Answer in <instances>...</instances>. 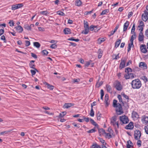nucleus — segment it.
<instances>
[{
  "label": "nucleus",
  "instance_id": "obj_1",
  "mask_svg": "<svg viewBox=\"0 0 148 148\" xmlns=\"http://www.w3.org/2000/svg\"><path fill=\"white\" fill-rule=\"evenodd\" d=\"M113 107L116 108V111L118 115H121L123 113V112L121 105L119 103H117V100L116 99L113 100Z\"/></svg>",
  "mask_w": 148,
  "mask_h": 148
},
{
  "label": "nucleus",
  "instance_id": "obj_2",
  "mask_svg": "<svg viewBox=\"0 0 148 148\" xmlns=\"http://www.w3.org/2000/svg\"><path fill=\"white\" fill-rule=\"evenodd\" d=\"M130 84L132 88L134 89H138L142 86L141 82L139 79L133 80Z\"/></svg>",
  "mask_w": 148,
  "mask_h": 148
},
{
  "label": "nucleus",
  "instance_id": "obj_3",
  "mask_svg": "<svg viewBox=\"0 0 148 148\" xmlns=\"http://www.w3.org/2000/svg\"><path fill=\"white\" fill-rule=\"evenodd\" d=\"M110 123L115 128V131H116L119 128V123L118 121H117V116H114L112 117Z\"/></svg>",
  "mask_w": 148,
  "mask_h": 148
},
{
  "label": "nucleus",
  "instance_id": "obj_4",
  "mask_svg": "<svg viewBox=\"0 0 148 148\" xmlns=\"http://www.w3.org/2000/svg\"><path fill=\"white\" fill-rule=\"evenodd\" d=\"M113 86L118 91H121L123 89V86L119 81L116 80L113 83Z\"/></svg>",
  "mask_w": 148,
  "mask_h": 148
},
{
  "label": "nucleus",
  "instance_id": "obj_5",
  "mask_svg": "<svg viewBox=\"0 0 148 148\" xmlns=\"http://www.w3.org/2000/svg\"><path fill=\"white\" fill-rule=\"evenodd\" d=\"M84 30L82 32V34H87L89 32V26L88 23L86 21H84Z\"/></svg>",
  "mask_w": 148,
  "mask_h": 148
},
{
  "label": "nucleus",
  "instance_id": "obj_6",
  "mask_svg": "<svg viewBox=\"0 0 148 148\" xmlns=\"http://www.w3.org/2000/svg\"><path fill=\"white\" fill-rule=\"evenodd\" d=\"M119 119L120 121L122 123V124H127L129 122L128 117L125 115L120 116L119 117Z\"/></svg>",
  "mask_w": 148,
  "mask_h": 148
},
{
  "label": "nucleus",
  "instance_id": "obj_7",
  "mask_svg": "<svg viewBox=\"0 0 148 148\" xmlns=\"http://www.w3.org/2000/svg\"><path fill=\"white\" fill-rule=\"evenodd\" d=\"M139 25L138 26V30L140 32H143V29L145 27V24L144 22L142 21H139Z\"/></svg>",
  "mask_w": 148,
  "mask_h": 148
},
{
  "label": "nucleus",
  "instance_id": "obj_8",
  "mask_svg": "<svg viewBox=\"0 0 148 148\" xmlns=\"http://www.w3.org/2000/svg\"><path fill=\"white\" fill-rule=\"evenodd\" d=\"M23 6V4L22 3H19L12 5L11 9L12 10H15L18 9L22 8Z\"/></svg>",
  "mask_w": 148,
  "mask_h": 148
},
{
  "label": "nucleus",
  "instance_id": "obj_9",
  "mask_svg": "<svg viewBox=\"0 0 148 148\" xmlns=\"http://www.w3.org/2000/svg\"><path fill=\"white\" fill-rule=\"evenodd\" d=\"M148 12L145 10L144 13L142 14V18L143 20L145 22L147 21L148 19Z\"/></svg>",
  "mask_w": 148,
  "mask_h": 148
},
{
  "label": "nucleus",
  "instance_id": "obj_10",
  "mask_svg": "<svg viewBox=\"0 0 148 148\" xmlns=\"http://www.w3.org/2000/svg\"><path fill=\"white\" fill-rule=\"evenodd\" d=\"M141 135L140 132L138 130H136L134 134L135 139L137 140H138L140 138Z\"/></svg>",
  "mask_w": 148,
  "mask_h": 148
},
{
  "label": "nucleus",
  "instance_id": "obj_11",
  "mask_svg": "<svg viewBox=\"0 0 148 148\" xmlns=\"http://www.w3.org/2000/svg\"><path fill=\"white\" fill-rule=\"evenodd\" d=\"M141 121L143 124H147L148 123V116L146 115L142 116Z\"/></svg>",
  "mask_w": 148,
  "mask_h": 148
},
{
  "label": "nucleus",
  "instance_id": "obj_12",
  "mask_svg": "<svg viewBox=\"0 0 148 148\" xmlns=\"http://www.w3.org/2000/svg\"><path fill=\"white\" fill-rule=\"evenodd\" d=\"M132 116L134 120H136L139 118V115L137 112L133 111L132 113Z\"/></svg>",
  "mask_w": 148,
  "mask_h": 148
},
{
  "label": "nucleus",
  "instance_id": "obj_13",
  "mask_svg": "<svg viewBox=\"0 0 148 148\" xmlns=\"http://www.w3.org/2000/svg\"><path fill=\"white\" fill-rule=\"evenodd\" d=\"M140 49L141 52L144 53H146L147 50L146 48V46L145 45H142L140 46Z\"/></svg>",
  "mask_w": 148,
  "mask_h": 148
},
{
  "label": "nucleus",
  "instance_id": "obj_14",
  "mask_svg": "<svg viewBox=\"0 0 148 148\" xmlns=\"http://www.w3.org/2000/svg\"><path fill=\"white\" fill-rule=\"evenodd\" d=\"M121 96L123 97V100L125 103H127L129 101V97L124 93L121 94Z\"/></svg>",
  "mask_w": 148,
  "mask_h": 148
},
{
  "label": "nucleus",
  "instance_id": "obj_15",
  "mask_svg": "<svg viewBox=\"0 0 148 148\" xmlns=\"http://www.w3.org/2000/svg\"><path fill=\"white\" fill-rule=\"evenodd\" d=\"M34 62L35 61L34 60L31 61L29 64V67L30 68L33 69L34 70H35L37 72H38V70L35 67V65L34 64H33Z\"/></svg>",
  "mask_w": 148,
  "mask_h": 148
},
{
  "label": "nucleus",
  "instance_id": "obj_16",
  "mask_svg": "<svg viewBox=\"0 0 148 148\" xmlns=\"http://www.w3.org/2000/svg\"><path fill=\"white\" fill-rule=\"evenodd\" d=\"M144 36L143 32H140L139 34L138 40L139 41L142 42L143 41Z\"/></svg>",
  "mask_w": 148,
  "mask_h": 148
},
{
  "label": "nucleus",
  "instance_id": "obj_17",
  "mask_svg": "<svg viewBox=\"0 0 148 148\" xmlns=\"http://www.w3.org/2000/svg\"><path fill=\"white\" fill-rule=\"evenodd\" d=\"M134 127V126L133 123L131 122L127 125L126 126L125 128L126 129L131 130Z\"/></svg>",
  "mask_w": 148,
  "mask_h": 148
},
{
  "label": "nucleus",
  "instance_id": "obj_18",
  "mask_svg": "<svg viewBox=\"0 0 148 148\" xmlns=\"http://www.w3.org/2000/svg\"><path fill=\"white\" fill-rule=\"evenodd\" d=\"M109 96L108 94H106L105 97V102L106 106H108L109 104Z\"/></svg>",
  "mask_w": 148,
  "mask_h": 148
},
{
  "label": "nucleus",
  "instance_id": "obj_19",
  "mask_svg": "<svg viewBox=\"0 0 148 148\" xmlns=\"http://www.w3.org/2000/svg\"><path fill=\"white\" fill-rule=\"evenodd\" d=\"M140 67L143 69H146L147 68V66L144 62H140L139 64Z\"/></svg>",
  "mask_w": 148,
  "mask_h": 148
},
{
  "label": "nucleus",
  "instance_id": "obj_20",
  "mask_svg": "<svg viewBox=\"0 0 148 148\" xmlns=\"http://www.w3.org/2000/svg\"><path fill=\"white\" fill-rule=\"evenodd\" d=\"M125 60H121L119 65V69H122L125 67Z\"/></svg>",
  "mask_w": 148,
  "mask_h": 148
},
{
  "label": "nucleus",
  "instance_id": "obj_21",
  "mask_svg": "<svg viewBox=\"0 0 148 148\" xmlns=\"http://www.w3.org/2000/svg\"><path fill=\"white\" fill-rule=\"evenodd\" d=\"M122 96L121 95H118L117 96V98L119 100L120 102L122 103V104L124 105L125 103V102L124 100H123L122 97Z\"/></svg>",
  "mask_w": 148,
  "mask_h": 148
},
{
  "label": "nucleus",
  "instance_id": "obj_22",
  "mask_svg": "<svg viewBox=\"0 0 148 148\" xmlns=\"http://www.w3.org/2000/svg\"><path fill=\"white\" fill-rule=\"evenodd\" d=\"M129 25V22L128 21H126V22L124 23L123 25V31L125 32L127 30Z\"/></svg>",
  "mask_w": 148,
  "mask_h": 148
},
{
  "label": "nucleus",
  "instance_id": "obj_23",
  "mask_svg": "<svg viewBox=\"0 0 148 148\" xmlns=\"http://www.w3.org/2000/svg\"><path fill=\"white\" fill-rule=\"evenodd\" d=\"M73 105L74 104L71 103H65L64 105L63 108H68Z\"/></svg>",
  "mask_w": 148,
  "mask_h": 148
},
{
  "label": "nucleus",
  "instance_id": "obj_24",
  "mask_svg": "<svg viewBox=\"0 0 148 148\" xmlns=\"http://www.w3.org/2000/svg\"><path fill=\"white\" fill-rule=\"evenodd\" d=\"M15 28L19 33H21L23 30L22 27L20 25L17 26Z\"/></svg>",
  "mask_w": 148,
  "mask_h": 148
},
{
  "label": "nucleus",
  "instance_id": "obj_25",
  "mask_svg": "<svg viewBox=\"0 0 148 148\" xmlns=\"http://www.w3.org/2000/svg\"><path fill=\"white\" fill-rule=\"evenodd\" d=\"M126 146L127 148H131L133 147L134 145L132 142L130 140H129L127 142Z\"/></svg>",
  "mask_w": 148,
  "mask_h": 148
},
{
  "label": "nucleus",
  "instance_id": "obj_26",
  "mask_svg": "<svg viewBox=\"0 0 148 148\" xmlns=\"http://www.w3.org/2000/svg\"><path fill=\"white\" fill-rule=\"evenodd\" d=\"M64 33L65 34H70L71 33L70 29L68 28H65L63 31Z\"/></svg>",
  "mask_w": 148,
  "mask_h": 148
},
{
  "label": "nucleus",
  "instance_id": "obj_27",
  "mask_svg": "<svg viewBox=\"0 0 148 148\" xmlns=\"http://www.w3.org/2000/svg\"><path fill=\"white\" fill-rule=\"evenodd\" d=\"M106 88L107 91L110 93H112V88L109 85H106Z\"/></svg>",
  "mask_w": 148,
  "mask_h": 148
},
{
  "label": "nucleus",
  "instance_id": "obj_28",
  "mask_svg": "<svg viewBox=\"0 0 148 148\" xmlns=\"http://www.w3.org/2000/svg\"><path fill=\"white\" fill-rule=\"evenodd\" d=\"M45 84L47 88L50 90H53L54 88V86L51 85L47 83H46Z\"/></svg>",
  "mask_w": 148,
  "mask_h": 148
},
{
  "label": "nucleus",
  "instance_id": "obj_29",
  "mask_svg": "<svg viewBox=\"0 0 148 148\" xmlns=\"http://www.w3.org/2000/svg\"><path fill=\"white\" fill-rule=\"evenodd\" d=\"M103 53V52L101 49H99L98 51V58L99 59L101 58L102 56Z\"/></svg>",
  "mask_w": 148,
  "mask_h": 148
},
{
  "label": "nucleus",
  "instance_id": "obj_30",
  "mask_svg": "<svg viewBox=\"0 0 148 148\" xmlns=\"http://www.w3.org/2000/svg\"><path fill=\"white\" fill-rule=\"evenodd\" d=\"M82 3V1L80 0H76L75 2V5L78 6H80Z\"/></svg>",
  "mask_w": 148,
  "mask_h": 148
},
{
  "label": "nucleus",
  "instance_id": "obj_31",
  "mask_svg": "<svg viewBox=\"0 0 148 148\" xmlns=\"http://www.w3.org/2000/svg\"><path fill=\"white\" fill-rule=\"evenodd\" d=\"M97 26L94 25H92L89 27V30L91 31H92L93 30L95 31V32H96V29H95V28H97Z\"/></svg>",
  "mask_w": 148,
  "mask_h": 148
},
{
  "label": "nucleus",
  "instance_id": "obj_32",
  "mask_svg": "<svg viewBox=\"0 0 148 148\" xmlns=\"http://www.w3.org/2000/svg\"><path fill=\"white\" fill-rule=\"evenodd\" d=\"M121 40L118 39V40L116 42L115 45V48H116L119 46L121 42Z\"/></svg>",
  "mask_w": 148,
  "mask_h": 148
},
{
  "label": "nucleus",
  "instance_id": "obj_33",
  "mask_svg": "<svg viewBox=\"0 0 148 148\" xmlns=\"http://www.w3.org/2000/svg\"><path fill=\"white\" fill-rule=\"evenodd\" d=\"M31 26H34V25L31 24L30 26H29L28 25H26L25 26L24 28L25 29L28 30H31Z\"/></svg>",
  "mask_w": 148,
  "mask_h": 148
},
{
  "label": "nucleus",
  "instance_id": "obj_34",
  "mask_svg": "<svg viewBox=\"0 0 148 148\" xmlns=\"http://www.w3.org/2000/svg\"><path fill=\"white\" fill-rule=\"evenodd\" d=\"M92 148H101V147L97 143H95L92 145Z\"/></svg>",
  "mask_w": 148,
  "mask_h": 148
},
{
  "label": "nucleus",
  "instance_id": "obj_35",
  "mask_svg": "<svg viewBox=\"0 0 148 148\" xmlns=\"http://www.w3.org/2000/svg\"><path fill=\"white\" fill-rule=\"evenodd\" d=\"M99 132L100 134H106L105 130L102 128L100 129L99 130Z\"/></svg>",
  "mask_w": 148,
  "mask_h": 148
},
{
  "label": "nucleus",
  "instance_id": "obj_36",
  "mask_svg": "<svg viewBox=\"0 0 148 148\" xmlns=\"http://www.w3.org/2000/svg\"><path fill=\"white\" fill-rule=\"evenodd\" d=\"M109 10L108 9H106L103 11L100 14L101 15H103L106 14L107 13L109 12Z\"/></svg>",
  "mask_w": 148,
  "mask_h": 148
},
{
  "label": "nucleus",
  "instance_id": "obj_37",
  "mask_svg": "<svg viewBox=\"0 0 148 148\" xmlns=\"http://www.w3.org/2000/svg\"><path fill=\"white\" fill-rule=\"evenodd\" d=\"M68 40L70 41H73L76 42H78L79 40V39H74V37H72L68 39Z\"/></svg>",
  "mask_w": 148,
  "mask_h": 148
},
{
  "label": "nucleus",
  "instance_id": "obj_38",
  "mask_svg": "<svg viewBox=\"0 0 148 148\" xmlns=\"http://www.w3.org/2000/svg\"><path fill=\"white\" fill-rule=\"evenodd\" d=\"M105 40L104 38H99L97 40L98 43L99 44H101Z\"/></svg>",
  "mask_w": 148,
  "mask_h": 148
},
{
  "label": "nucleus",
  "instance_id": "obj_39",
  "mask_svg": "<svg viewBox=\"0 0 148 148\" xmlns=\"http://www.w3.org/2000/svg\"><path fill=\"white\" fill-rule=\"evenodd\" d=\"M136 33H134V34H133V35L132 36L130 39L131 42H133L134 40L136 38Z\"/></svg>",
  "mask_w": 148,
  "mask_h": 148
},
{
  "label": "nucleus",
  "instance_id": "obj_40",
  "mask_svg": "<svg viewBox=\"0 0 148 148\" xmlns=\"http://www.w3.org/2000/svg\"><path fill=\"white\" fill-rule=\"evenodd\" d=\"M90 121L91 123L92 124L95 125V126L97 127L98 126V124L96 123L94 121L93 119H90Z\"/></svg>",
  "mask_w": 148,
  "mask_h": 148
},
{
  "label": "nucleus",
  "instance_id": "obj_41",
  "mask_svg": "<svg viewBox=\"0 0 148 148\" xmlns=\"http://www.w3.org/2000/svg\"><path fill=\"white\" fill-rule=\"evenodd\" d=\"M135 24L134 23L132 26L131 31V34H134V33H136L135 32Z\"/></svg>",
  "mask_w": 148,
  "mask_h": 148
},
{
  "label": "nucleus",
  "instance_id": "obj_42",
  "mask_svg": "<svg viewBox=\"0 0 148 148\" xmlns=\"http://www.w3.org/2000/svg\"><path fill=\"white\" fill-rule=\"evenodd\" d=\"M34 46L36 48H38L40 47V44L38 42H34Z\"/></svg>",
  "mask_w": 148,
  "mask_h": 148
},
{
  "label": "nucleus",
  "instance_id": "obj_43",
  "mask_svg": "<svg viewBox=\"0 0 148 148\" xmlns=\"http://www.w3.org/2000/svg\"><path fill=\"white\" fill-rule=\"evenodd\" d=\"M40 13L41 14L45 15L46 16H47V14H49V12L47 11H41L40 12Z\"/></svg>",
  "mask_w": 148,
  "mask_h": 148
},
{
  "label": "nucleus",
  "instance_id": "obj_44",
  "mask_svg": "<svg viewBox=\"0 0 148 148\" xmlns=\"http://www.w3.org/2000/svg\"><path fill=\"white\" fill-rule=\"evenodd\" d=\"M141 79L143 80L145 83L148 81V79L146 76H142L141 77Z\"/></svg>",
  "mask_w": 148,
  "mask_h": 148
},
{
  "label": "nucleus",
  "instance_id": "obj_45",
  "mask_svg": "<svg viewBox=\"0 0 148 148\" xmlns=\"http://www.w3.org/2000/svg\"><path fill=\"white\" fill-rule=\"evenodd\" d=\"M90 115L92 117H93L94 116V112L93 111V110L92 108H91Z\"/></svg>",
  "mask_w": 148,
  "mask_h": 148
},
{
  "label": "nucleus",
  "instance_id": "obj_46",
  "mask_svg": "<svg viewBox=\"0 0 148 148\" xmlns=\"http://www.w3.org/2000/svg\"><path fill=\"white\" fill-rule=\"evenodd\" d=\"M96 131V130H95V128L94 127L92 129H91L88 131H87V132L89 133H92L94 132H95Z\"/></svg>",
  "mask_w": 148,
  "mask_h": 148
},
{
  "label": "nucleus",
  "instance_id": "obj_47",
  "mask_svg": "<svg viewBox=\"0 0 148 148\" xmlns=\"http://www.w3.org/2000/svg\"><path fill=\"white\" fill-rule=\"evenodd\" d=\"M97 120H99L100 119V118H101V113L99 112V111H98L97 114Z\"/></svg>",
  "mask_w": 148,
  "mask_h": 148
},
{
  "label": "nucleus",
  "instance_id": "obj_48",
  "mask_svg": "<svg viewBox=\"0 0 148 148\" xmlns=\"http://www.w3.org/2000/svg\"><path fill=\"white\" fill-rule=\"evenodd\" d=\"M132 71V69L130 68H125V72H127V73H129L130 72Z\"/></svg>",
  "mask_w": 148,
  "mask_h": 148
},
{
  "label": "nucleus",
  "instance_id": "obj_49",
  "mask_svg": "<svg viewBox=\"0 0 148 148\" xmlns=\"http://www.w3.org/2000/svg\"><path fill=\"white\" fill-rule=\"evenodd\" d=\"M99 140L103 144V145H106V143L105 142V140H104L101 138H99Z\"/></svg>",
  "mask_w": 148,
  "mask_h": 148
},
{
  "label": "nucleus",
  "instance_id": "obj_50",
  "mask_svg": "<svg viewBox=\"0 0 148 148\" xmlns=\"http://www.w3.org/2000/svg\"><path fill=\"white\" fill-rule=\"evenodd\" d=\"M42 53L43 55L44 56H47L49 53L46 50H43L42 51Z\"/></svg>",
  "mask_w": 148,
  "mask_h": 148
},
{
  "label": "nucleus",
  "instance_id": "obj_51",
  "mask_svg": "<svg viewBox=\"0 0 148 148\" xmlns=\"http://www.w3.org/2000/svg\"><path fill=\"white\" fill-rule=\"evenodd\" d=\"M9 24H10V26H13L14 25V23L13 20H10L9 23Z\"/></svg>",
  "mask_w": 148,
  "mask_h": 148
},
{
  "label": "nucleus",
  "instance_id": "obj_52",
  "mask_svg": "<svg viewBox=\"0 0 148 148\" xmlns=\"http://www.w3.org/2000/svg\"><path fill=\"white\" fill-rule=\"evenodd\" d=\"M57 14L62 16L65 15V14L63 12L60 11L57 12Z\"/></svg>",
  "mask_w": 148,
  "mask_h": 148
},
{
  "label": "nucleus",
  "instance_id": "obj_53",
  "mask_svg": "<svg viewBox=\"0 0 148 148\" xmlns=\"http://www.w3.org/2000/svg\"><path fill=\"white\" fill-rule=\"evenodd\" d=\"M62 113H64V114H62V113H60L59 115V116L60 117L62 118L66 114V112H62Z\"/></svg>",
  "mask_w": 148,
  "mask_h": 148
},
{
  "label": "nucleus",
  "instance_id": "obj_54",
  "mask_svg": "<svg viewBox=\"0 0 148 148\" xmlns=\"http://www.w3.org/2000/svg\"><path fill=\"white\" fill-rule=\"evenodd\" d=\"M144 129L146 134L148 135V125H147L145 127Z\"/></svg>",
  "mask_w": 148,
  "mask_h": 148
},
{
  "label": "nucleus",
  "instance_id": "obj_55",
  "mask_svg": "<svg viewBox=\"0 0 148 148\" xmlns=\"http://www.w3.org/2000/svg\"><path fill=\"white\" fill-rule=\"evenodd\" d=\"M50 48L52 49H56L57 47V46L56 44H53L51 45Z\"/></svg>",
  "mask_w": 148,
  "mask_h": 148
},
{
  "label": "nucleus",
  "instance_id": "obj_56",
  "mask_svg": "<svg viewBox=\"0 0 148 148\" xmlns=\"http://www.w3.org/2000/svg\"><path fill=\"white\" fill-rule=\"evenodd\" d=\"M30 71L32 74V76H33V75H34L36 73V71H36L35 70H30Z\"/></svg>",
  "mask_w": 148,
  "mask_h": 148
},
{
  "label": "nucleus",
  "instance_id": "obj_57",
  "mask_svg": "<svg viewBox=\"0 0 148 148\" xmlns=\"http://www.w3.org/2000/svg\"><path fill=\"white\" fill-rule=\"evenodd\" d=\"M137 145L140 147L141 146V141L140 140H138L137 143Z\"/></svg>",
  "mask_w": 148,
  "mask_h": 148
},
{
  "label": "nucleus",
  "instance_id": "obj_58",
  "mask_svg": "<svg viewBox=\"0 0 148 148\" xmlns=\"http://www.w3.org/2000/svg\"><path fill=\"white\" fill-rule=\"evenodd\" d=\"M25 45H26V46H28L30 44V42L29 41L25 40Z\"/></svg>",
  "mask_w": 148,
  "mask_h": 148
},
{
  "label": "nucleus",
  "instance_id": "obj_59",
  "mask_svg": "<svg viewBox=\"0 0 148 148\" xmlns=\"http://www.w3.org/2000/svg\"><path fill=\"white\" fill-rule=\"evenodd\" d=\"M130 74L127 73V75H125L124 77L126 79H130Z\"/></svg>",
  "mask_w": 148,
  "mask_h": 148
},
{
  "label": "nucleus",
  "instance_id": "obj_60",
  "mask_svg": "<svg viewBox=\"0 0 148 148\" xmlns=\"http://www.w3.org/2000/svg\"><path fill=\"white\" fill-rule=\"evenodd\" d=\"M10 132V131H4L1 132L0 134L1 135H4L5 134H8L9 132Z\"/></svg>",
  "mask_w": 148,
  "mask_h": 148
},
{
  "label": "nucleus",
  "instance_id": "obj_61",
  "mask_svg": "<svg viewBox=\"0 0 148 148\" xmlns=\"http://www.w3.org/2000/svg\"><path fill=\"white\" fill-rule=\"evenodd\" d=\"M31 56L35 59H36L37 58V55L33 53H31Z\"/></svg>",
  "mask_w": 148,
  "mask_h": 148
},
{
  "label": "nucleus",
  "instance_id": "obj_62",
  "mask_svg": "<svg viewBox=\"0 0 148 148\" xmlns=\"http://www.w3.org/2000/svg\"><path fill=\"white\" fill-rule=\"evenodd\" d=\"M84 119L85 120V121H86L87 122H88L89 121V119L88 118H86L84 116H83Z\"/></svg>",
  "mask_w": 148,
  "mask_h": 148
},
{
  "label": "nucleus",
  "instance_id": "obj_63",
  "mask_svg": "<svg viewBox=\"0 0 148 148\" xmlns=\"http://www.w3.org/2000/svg\"><path fill=\"white\" fill-rule=\"evenodd\" d=\"M4 32V30L3 29H0V36L3 34Z\"/></svg>",
  "mask_w": 148,
  "mask_h": 148
},
{
  "label": "nucleus",
  "instance_id": "obj_64",
  "mask_svg": "<svg viewBox=\"0 0 148 148\" xmlns=\"http://www.w3.org/2000/svg\"><path fill=\"white\" fill-rule=\"evenodd\" d=\"M1 40H3L4 41H4V42H5V41H6L5 38V36L4 35H3V36H1Z\"/></svg>",
  "mask_w": 148,
  "mask_h": 148
}]
</instances>
